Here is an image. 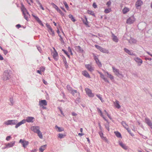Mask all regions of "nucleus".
<instances>
[{
    "label": "nucleus",
    "instance_id": "nucleus-43",
    "mask_svg": "<svg viewBox=\"0 0 152 152\" xmlns=\"http://www.w3.org/2000/svg\"><path fill=\"white\" fill-rule=\"evenodd\" d=\"M106 73L107 74L108 77L110 78L112 80L113 79V75H111V74H109L107 72H106Z\"/></svg>",
    "mask_w": 152,
    "mask_h": 152
},
{
    "label": "nucleus",
    "instance_id": "nucleus-24",
    "mask_svg": "<svg viewBox=\"0 0 152 152\" xmlns=\"http://www.w3.org/2000/svg\"><path fill=\"white\" fill-rule=\"evenodd\" d=\"M99 134L100 135L101 138L104 140L106 142L107 141V138L103 136V134L102 132H99Z\"/></svg>",
    "mask_w": 152,
    "mask_h": 152
},
{
    "label": "nucleus",
    "instance_id": "nucleus-28",
    "mask_svg": "<svg viewBox=\"0 0 152 152\" xmlns=\"http://www.w3.org/2000/svg\"><path fill=\"white\" fill-rule=\"evenodd\" d=\"M129 11V8L127 7H125L122 10V12L124 14H125Z\"/></svg>",
    "mask_w": 152,
    "mask_h": 152
},
{
    "label": "nucleus",
    "instance_id": "nucleus-23",
    "mask_svg": "<svg viewBox=\"0 0 152 152\" xmlns=\"http://www.w3.org/2000/svg\"><path fill=\"white\" fill-rule=\"evenodd\" d=\"M15 143V141H12L6 145V147L10 148L14 146Z\"/></svg>",
    "mask_w": 152,
    "mask_h": 152
},
{
    "label": "nucleus",
    "instance_id": "nucleus-44",
    "mask_svg": "<svg viewBox=\"0 0 152 152\" xmlns=\"http://www.w3.org/2000/svg\"><path fill=\"white\" fill-rule=\"evenodd\" d=\"M111 9L109 8L105 9L104 11V12L105 13H108L111 11Z\"/></svg>",
    "mask_w": 152,
    "mask_h": 152
},
{
    "label": "nucleus",
    "instance_id": "nucleus-42",
    "mask_svg": "<svg viewBox=\"0 0 152 152\" xmlns=\"http://www.w3.org/2000/svg\"><path fill=\"white\" fill-rule=\"evenodd\" d=\"M85 18L86 20H83V23L86 26L88 25V22L87 21V18L86 16L85 17Z\"/></svg>",
    "mask_w": 152,
    "mask_h": 152
},
{
    "label": "nucleus",
    "instance_id": "nucleus-36",
    "mask_svg": "<svg viewBox=\"0 0 152 152\" xmlns=\"http://www.w3.org/2000/svg\"><path fill=\"white\" fill-rule=\"evenodd\" d=\"M48 31L50 32V33L52 35V36H54V31L53 30L52 28L49 29H48Z\"/></svg>",
    "mask_w": 152,
    "mask_h": 152
},
{
    "label": "nucleus",
    "instance_id": "nucleus-9",
    "mask_svg": "<svg viewBox=\"0 0 152 152\" xmlns=\"http://www.w3.org/2000/svg\"><path fill=\"white\" fill-rule=\"evenodd\" d=\"M53 49L54 51L52 52V53L53 54V56L54 59L56 60L57 61L58 59V53L55 48H53Z\"/></svg>",
    "mask_w": 152,
    "mask_h": 152
},
{
    "label": "nucleus",
    "instance_id": "nucleus-10",
    "mask_svg": "<svg viewBox=\"0 0 152 152\" xmlns=\"http://www.w3.org/2000/svg\"><path fill=\"white\" fill-rule=\"evenodd\" d=\"M51 4L53 5V7L61 15H64V14L62 12L60 9L55 4L53 3H52Z\"/></svg>",
    "mask_w": 152,
    "mask_h": 152
},
{
    "label": "nucleus",
    "instance_id": "nucleus-15",
    "mask_svg": "<svg viewBox=\"0 0 152 152\" xmlns=\"http://www.w3.org/2000/svg\"><path fill=\"white\" fill-rule=\"evenodd\" d=\"M86 68L89 71L92 72L94 70V69L90 64H86L85 65Z\"/></svg>",
    "mask_w": 152,
    "mask_h": 152
},
{
    "label": "nucleus",
    "instance_id": "nucleus-16",
    "mask_svg": "<svg viewBox=\"0 0 152 152\" xmlns=\"http://www.w3.org/2000/svg\"><path fill=\"white\" fill-rule=\"evenodd\" d=\"M94 58L98 66L99 67H100L102 66V64L101 62L99 61L98 58L96 56H94Z\"/></svg>",
    "mask_w": 152,
    "mask_h": 152
},
{
    "label": "nucleus",
    "instance_id": "nucleus-8",
    "mask_svg": "<svg viewBox=\"0 0 152 152\" xmlns=\"http://www.w3.org/2000/svg\"><path fill=\"white\" fill-rule=\"evenodd\" d=\"M19 142V143H20L22 144L24 148H25L26 146L28 144V141H26L25 140H22L21 139L20 140Z\"/></svg>",
    "mask_w": 152,
    "mask_h": 152
},
{
    "label": "nucleus",
    "instance_id": "nucleus-58",
    "mask_svg": "<svg viewBox=\"0 0 152 152\" xmlns=\"http://www.w3.org/2000/svg\"><path fill=\"white\" fill-rule=\"evenodd\" d=\"M93 6L94 8H96L97 7V6L95 3L93 4Z\"/></svg>",
    "mask_w": 152,
    "mask_h": 152
},
{
    "label": "nucleus",
    "instance_id": "nucleus-50",
    "mask_svg": "<svg viewBox=\"0 0 152 152\" xmlns=\"http://www.w3.org/2000/svg\"><path fill=\"white\" fill-rule=\"evenodd\" d=\"M126 130H127L128 132L131 134V135L132 136H134V134L133 133H131L130 130L129 129V128H127Z\"/></svg>",
    "mask_w": 152,
    "mask_h": 152
},
{
    "label": "nucleus",
    "instance_id": "nucleus-61",
    "mask_svg": "<svg viewBox=\"0 0 152 152\" xmlns=\"http://www.w3.org/2000/svg\"><path fill=\"white\" fill-rule=\"evenodd\" d=\"M40 70L42 72H44L45 70V68L44 67H41Z\"/></svg>",
    "mask_w": 152,
    "mask_h": 152
},
{
    "label": "nucleus",
    "instance_id": "nucleus-4",
    "mask_svg": "<svg viewBox=\"0 0 152 152\" xmlns=\"http://www.w3.org/2000/svg\"><path fill=\"white\" fill-rule=\"evenodd\" d=\"M18 121L16 120H9L4 122L7 125H15L18 123Z\"/></svg>",
    "mask_w": 152,
    "mask_h": 152
},
{
    "label": "nucleus",
    "instance_id": "nucleus-25",
    "mask_svg": "<svg viewBox=\"0 0 152 152\" xmlns=\"http://www.w3.org/2000/svg\"><path fill=\"white\" fill-rule=\"evenodd\" d=\"M119 145L124 149L126 150L128 149V147L126 146V145L124 144L122 142H119Z\"/></svg>",
    "mask_w": 152,
    "mask_h": 152
},
{
    "label": "nucleus",
    "instance_id": "nucleus-53",
    "mask_svg": "<svg viewBox=\"0 0 152 152\" xmlns=\"http://www.w3.org/2000/svg\"><path fill=\"white\" fill-rule=\"evenodd\" d=\"M46 26L48 28V29H49L51 28L50 26L47 23H46Z\"/></svg>",
    "mask_w": 152,
    "mask_h": 152
},
{
    "label": "nucleus",
    "instance_id": "nucleus-29",
    "mask_svg": "<svg viewBox=\"0 0 152 152\" xmlns=\"http://www.w3.org/2000/svg\"><path fill=\"white\" fill-rule=\"evenodd\" d=\"M137 41L135 39H133V38H131L129 40V42L131 44H135L136 43H137Z\"/></svg>",
    "mask_w": 152,
    "mask_h": 152
},
{
    "label": "nucleus",
    "instance_id": "nucleus-21",
    "mask_svg": "<svg viewBox=\"0 0 152 152\" xmlns=\"http://www.w3.org/2000/svg\"><path fill=\"white\" fill-rule=\"evenodd\" d=\"M82 74L85 77L88 78H90V76L86 70L82 72Z\"/></svg>",
    "mask_w": 152,
    "mask_h": 152
},
{
    "label": "nucleus",
    "instance_id": "nucleus-20",
    "mask_svg": "<svg viewBox=\"0 0 152 152\" xmlns=\"http://www.w3.org/2000/svg\"><path fill=\"white\" fill-rule=\"evenodd\" d=\"M112 68L113 72H114L115 74L117 76L120 75V74L119 72V70L118 69H116L115 67H113Z\"/></svg>",
    "mask_w": 152,
    "mask_h": 152
},
{
    "label": "nucleus",
    "instance_id": "nucleus-60",
    "mask_svg": "<svg viewBox=\"0 0 152 152\" xmlns=\"http://www.w3.org/2000/svg\"><path fill=\"white\" fill-rule=\"evenodd\" d=\"M37 49L39 51V52H40V53H41V52L42 51V50H41L40 47H37Z\"/></svg>",
    "mask_w": 152,
    "mask_h": 152
},
{
    "label": "nucleus",
    "instance_id": "nucleus-37",
    "mask_svg": "<svg viewBox=\"0 0 152 152\" xmlns=\"http://www.w3.org/2000/svg\"><path fill=\"white\" fill-rule=\"evenodd\" d=\"M48 31L50 32V33L52 35V36H54V31L53 30L52 28L49 29H48Z\"/></svg>",
    "mask_w": 152,
    "mask_h": 152
},
{
    "label": "nucleus",
    "instance_id": "nucleus-41",
    "mask_svg": "<svg viewBox=\"0 0 152 152\" xmlns=\"http://www.w3.org/2000/svg\"><path fill=\"white\" fill-rule=\"evenodd\" d=\"M65 136V135H64L62 134L59 133L58 134V137L60 138L61 139L64 138Z\"/></svg>",
    "mask_w": 152,
    "mask_h": 152
},
{
    "label": "nucleus",
    "instance_id": "nucleus-34",
    "mask_svg": "<svg viewBox=\"0 0 152 152\" xmlns=\"http://www.w3.org/2000/svg\"><path fill=\"white\" fill-rule=\"evenodd\" d=\"M134 60L138 63H140L141 64L142 63V61L139 58H134Z\"/></svg>",
    "mask_w": 152,
    "mask_h": 152
},
{
    "label": "nucleus",
    "instance_id": "nucleus-12",
    "mask_svg": "<svg viewBox=\"0 0 152 152\" xmlns=\"http://www.w3.org/2000/svg\"><path fill=\"white\" fill-rule=\"evenodd\" d=\"M32 16L37 21L40 25L42 26H44V25L42 23V22L37 16L33 14H32Z\"/></svg>",
    "mask_w": 152,
    "mask_h": 152
},
{
    "label": "nucleus",
    "instance_id": "nucleus-63",
    "mask_svg": "<svg viewBox=\"0 0 152 152\" xmlns=\"http://www.w3.org/2000/svg\"><path fill=\"white\" fill-rule=\"evenodd\" d=\"M43 81L44 84L46 85H47L48 84L47 82L44 79L43 80Z\"/></svg>",
    "mask_w": 152,
    "mask_h": 152
},
{
    "label": "nucleus",
    "instance_id": "nucleus-11",
    "mask_svg": "<svg viewBox=\"0 0 152 152\" xmlns=\"http://www.w3.org/2000/svg\"><path fill=\"white\" fill-rule=\"evenodd\" d=\"M34 120V118L32 117H28L25 120V123L27 122L28 123H33Z\"/></svg>",
    "mask_w": 152,
    "mask_h": 152
},
{
    "label": "nucleus",
    "instance_id": "nucleus-14",
    "mask_svg": "<svg viewBox=\"0 0 152 152\" xmlns=\"http://www.w3.org/2000/svg\"><path fill=\"white\" fill-rule=\"evenodd\" d=\"M145 123L152 129V123L151 121L148 118L145 119Z\"/></svg>",
    "mask_w": 152,
    "mask_h": 152
},
{
    "label": "nucleus",
    "instance_id": "nucleus-45",
    "mask_svg": "<svg viewBox=\"0 0 152 152\" xmlns=\"http://www.w3.org/2000/svg\"><path fill=\"white\" fill-rule=\"evenodd\" d=\"M63 4L65 5V7L67 9V10H68L69 9V7L66 2L65 1H64Z\"/></svg>",
    "mask_w": 152,
    "mask_h": 152
},
{
    "label": "nucleus",
    "instance_id": "nucleus-56",
    "mask_svg": "<svg viewBox=\"0 0 152 152\" xmlns=\"http://www.w3.org/2000/svg\"><path fill=\"white\" fill-rule=\"evenodd\" d=\"M38 4H39V5L40 8L42 10H44V9L42 7L41 4V3H40L39 2H38Z\"/></svg>",
    "mask_w": 152,
    "mask_h": 152
},
{
    "label": "nucleus",
    "instance_id": "nucleus-31",
    "mask_svg": "<svg viewBox=\"0 0 152 152\" xmlns=\"http://www.w3.org/2000/svg\"><path fill=\"white\" fill-rule=\"evenodd\" d=\"M76 49L79 52L83 53V50L81 48L80 46H76Z\"/></svg>",
    "mask_w": 152,
    "mask_h": 152
},
{
    "label": "nucleus",
    "instance_id": "nucleus-32",
    "mask_svg": "<svg viewBox=\"0 0 152 152\" xmlns=\"http://www.w3.org/2000/svg\"><path fill=\"white\" fill-rule=\"evenodd\" d=\"M114 133L116 136L118 138H122V137L121 133L118 132H115Z\"/></svg>",
    "mask_w": 152,
    "mask_h": 152
},
{
    "label": "nucleus",
    "instance_id": "nucleus-33",
    "mask_svg": "<svg viewBox=\"0 0 152 152\" xmlns=\"http://www.w3.org/2000/svg\"><path fill=\"white\" fill-rule=\"evenodd\" d=\"M55 128L56 129H58V130H57L58 132H61L64 131V129L63 128H61L57 126H55Z\"/></svg>",
    "mask_w": 152,
    "mask_h": 152
},
{
    "label": "nucleus",
    "instance_id": "nucleus-49",
    "mask_svg": "<svg viewBox=\"0 0 152 152\" xmlns=\"http://www.w3.org/2000/svg\"><path fill=\"white\" fill-rule=\"evenodd\" d=\"M126 130H127L128 132L131 134V135L132 136H134V134L133 133H131L130 130L129 129V128H127Z\"/></svg>",
    "mask_w": 152,
    "mask_h": 152
},
{
    "label": "nucleus",
    "instance_id": "nucleus-35",
    "mask_svg": "<svg viewBox=\"0 0 152 152\" xmlns=\"http://www.w3.org/2000/svg\"><path fill=\"white\" fill-rule=\"evenodd\" d=\"M71 93L73 95V96L75 95V93H77L78 95H80V93L78 92H77L76 90H72Z\"/></svg>",
    "mask_w": 152,
    "mask_h": 152
},
{
    "label": "nucleus",
    "instance_id": "nucleus-55",
    "mask_svg": "<svg viewBox=\"0 0 152 152\" xmlns=\"http://www.w3.org/2000/svg\"><path fill=\"white\" fill-rule=\"evenodd\" d=\"M105 126L106 129L108 131H109V126L108 124H107L105 125Z\"/></svg>",
    "mask_w": 152,
    "mask_h": 152
},
{
    "label": "nucleus",
    "instance_id": "nucleus-22",
    "mask_svg": "<svg viewBox=\"0 0 152 152\" xmlns=\"http://www.w3.org/2000/svg\"><path fill=\"white\" fill-rule=\"evenodd\" d=\"M98 73L100 75V77L101 78H102L107 83H109V81L108 80L105 78L104 75L101 72L99 71H98Z\"/></svg>",
    "mask_w": 152,
    "mask_h": 152
},
{
    "label": "nucleus",
    "instance_id": "nucleus-57",
    "mask_svg": "<svg viewBox=\"0 0 152 152\" xmlns=\"http://www.w3.org/2000/svg\"><path fill=\"white\" fill-rule=\"evenodd\" d=\"M11 138V137L10 136H8L6 138V140L7 141H9Z\"/></svg>",
    "mask_w": 152,
    "mask_h": 152
},
{
    "label": "nucleus",
    "instance_id": "nucleus-54",
    "mask_svg": "<svg viewBox=\"0 0 152 152\" xmlns=\"http://www.w3.org/2000/svg\"><path fill=\"white\" fill-rule=\"evenodd\" d=\"M46 26L48 28V29H49L51 28L50 26L47 23H46Z\"/></svg>",
    "mask_w": 152,
    "mask_h": 152
},
{
    "label": "nucleus",
    "instance_id": "nucleus-13",
    "mask_svg": "<svg viewBox=\"0 0 152 152\" xmlns=\"http://www.w3.org/2000/svg\"><path fill=\"white\" fill-rule=\"evenodd\" d=\"M10 76L9 74L5 72L3 74V76L2 77L3 80H6L9 79Z\"/></svg>",
    "mask_w": 152,
    "mask_h": 152
},
{
    "label": "nucleus",
    "instance_id": "nucleus-47",
    "mask_svg": "<svg viewBox=\"0 0 152 152\" xmlns=\"http://www.w3.org/2000/svg\"><path fill=\"white\" fill-rule=\"evenodd\" d=\"M98 112L99 113H100V115L104 118V119H105V120L106 119L104 118V117L103 115L102 114V111H101V110L100 109H98Z\"/></svg>",
    "mask_w": 152,
    "mask_h": 152
},
{
    "label": "nucleus",
    "instance_id": "nucleus-18",
    "mask_svg": "<svg viewBox=\"0 0 152 152\" xmlns=\"http://www.w3.org/2000/svg\"><path fill=\"white\" fill-rule=\"evenodd\" d=\"M114 104L115 107L118 109H119L121 106L119 104V102L117 100H116L114 102Z\"/></svg>",
    "mask_w": 152,
    "mask_h": 152
},
{
    "label": "nucleus",
    "instance_id": "nucleus-19",
    "mask_svg": "<svg viewBox=\"0 0 152 152\" xmlns=\"http://www.w3.org/2000/svg\"><path fill=\"white\" fill-rule=\"evenodd\" d=\"M25 123V119L21 121L20 122L16 124V126H15V127L16 128H18L19 126H20L22 124H24Z\"/></svg>",
    "mask_w": 152,
    "mask_h": 152
},
{
    "label": "nucleus",
    "instance_id": "nucleus-6",
    "mask_svg": "<svg viewBox=\"0 0 152 152\" xmlns=\"http://www.w3.org/2000/svg\"><path fill=\"white\" fill-rule=\"evenodd\" d=\"M85 91L86 94L90 97H93L94 96V94L91 91L90 89L88 88H86L85 89Z\"/></svg>",
    "mask_w": 152,
    "mask_h": 152
},
{
    "label": "nucleus",
    "instance_id": "nucleus-52",
    "mask_svg": "<svg viewBox=\"0 0 152 152\" xmlns=\"http://www.w3.org/2000/svg\"><path fill=\"white\" fill-rule=\"evenodd\" d=\"M68 51L69 52H70V53L71 55H72V50L71 49V48L69 47H68Z\"/></svg>",
    "mask_w": 152,
    "mask_h": 152
},
{
    "label": "nucleus",
    "instance_id": "nucleus-26",
    "mask_svg": "<svg viewBox=\"0 0 152 152\" xmlns=\"http://www.w3.org/2000/svg\"><path fill=\"white\" fill-rule=\"evenodd\" d=\"M112 39L113 40L116 42H118V37L113 34L112 35Z\"/></svg>",
    "mask_w": 152,
    "mask_h": 152
},
{
    "label": "nucleus",
    "instance_id": "nucleus-59",
    "mask_svg": "<svg viewBox=\"0 0 152 152\" xmlns=\"http://www.w3.org/2000/svg\"><path fill=\"white\" fill-rule=\"evenodd\" d=\"M3 52H4V54L5 55H6L7 54V53H8V51L7 50H3Z\"/></svg>",
    "mask_w": 152,
    "mask_h": 152
},
{
    "label": "nucleus",
    "instance_id": "nucleus-46",
    "mask_svg": "<svg viewBox=\"0 0 152 152\" xmlns=\"http://www.w3.org/2000/svg\"><path fill=\"white\" fill-rule=\"evenodd\" d=\"M10 101L11 103V104H10L11 105H13L14 104V103L13 98H10Z\"/></svg>",
    "mask_w": 152,
    "mask_h": 152
},
{
    "label": "nucleus",
    "instance_id": "nucleus-51",
    "mask_svg": "<svg viewBox=\"0 0 152 152\" xmlns=\"http://www.w3.org/2000/svg\"><path fill=\"white\" fill-rule=\"evenodd\" d=\"M62 50L64 52V53L69 58H70V56L68 54L67 52L64 49H62Z\"/></svg>",
    "mask_w": 152,
    "mask_h": 152
},
{
    "label": "nucleus",
    "instance_id": "nucleus-2",
    "mask_svg": "<svg viewBox=\"0 0 152 152\" xmlns=\"http://www.w3.org/2000/svg\"><path fill=\"white\" fill-rule=\"evenodd\" d=\"M21 10L22 11L24 18L27 20H28V19L30 17V15L23 5L21 7Z\"/></svg>",
    "mask_w": 152,
    "mask_h": 152
},
{
    "label": "nucleus",
    "instance_id": "nucleus-3",
    "mask_svg": "<svg viewBox=\"0 0 152 152\" xmlns=\"http://www.w3.org/2000/svg\"><path fill=\"white\" fill-rule=\"evenodd\" d=\"M47 105V102L45 100H42L39 101V105L42 107L43 109H46V107H45Z\"/></svg>",
    "mask_w": 152,
    "mask_h": 152
},
{
    "label": "nucleus",
    "instance_id": "nucleus-7",
    "mask_svg": "<svg viewBox=\"0 0 152 152\" xmlns=\"http://www.w3.org/2000/svg\"><path fill=\"white\" fill-rule=\"evenodd\" d=\"M135 20V19L134 16H132L128 18L126 21L127 23L131 24L133 23Z\"/></svg>",
    "mask_w": 152,
    "mask_h": 152
},
{
    "label": "nucleus",
    "instance_id": "nucleus-48",
    "mask_svg": "<svg viewBox=\"0 0 152 152\" xmlns=\"http://www.w3.org/2000/svg\"><path fill=\"white\" fill-rule=\"evenodd\" d=\"M96 96L101 100L102 102H103L102 98L100 95L96 94Z\"/></svg>",
    "mask_w": 152,
    "mask_h": 152
},
{
    "label": "nucleus",
    "instance_id": "nucleus-40",
    "mask_svg": "<svg viewBox=\"0 0 152 152\" xmlns=\"http://www.w3.org/2000/svg\"><path fill=\"white\" fill-rule=\"evenodd\" d=\"M87 13L91 15H93L94 16H95V14L94 12L90 11V10H88L87 11Z\"/></svg>",
    "mask_w": 152,
    "mask_h": 152
},
{
    "label": "nucleus",
    "instance_id": "nucleus-62",
    "mask_svg": "<svg viewBox=\"0 0 152 152\" xmlns=\"http://www.w3.org/2000/svg\"><path fill=\"white\" fill-rule=\"evenodd\" d=\"M111 4V2L110 1H108L107 3V5L108 7H109Z\"/></svg>",
    "mask_w": 152,
    "mask_h": 152
},
{
    "label": "nucleus",
    "instance_id": "nucleus-5",
    "mask_svg": "<svg viewBox=\"0 0 152 152\" xmlns=\"http://www.w3.org/2000/svg\"><path fill=\"white\" fill-rule=\"evenodd\" d=\"M95 46L97 49L99 50L101 52L103 53H109V51L108 50H107L104 48H103L99 45H95Z\"/></svg>",
    "mask_w": 152,
    "mask_h": 152
},
{
    "label": "nucleus",
    "instance_id": "nucleus-38",
    "mask_svg": "<svg viewBox=\"0 0 152 152\" xmlns=\"http://www.w3.org/2000/svg\"><path fill=\"white\" fill-rule=\"evenodd\" d=\"M122 124L124 127L126 129L128 128V126L126 124L125 122L122 121Z\"/></svg>",
    "mask_w": 152,
    "mask_h": 152
},
{
    "label": "nucleus",
    "instance_id": "nucleus-39",
    "mask_svg": "<svg viewBox=\"0 0 152 152\" xmlns=\"http://www.w3.org/2000/svg\"><path fill=\"white\" fill-rule=\"evenodd\" d=\"M68 16H69V17L70 19H71L72 21L75 22L76 21V20L74 19L73 16V15H72L71 14H69Z\"/></svg>",
    "mask_w": 152,
    "mask_h": 152
},
{
    "label": "nucleus",
    "instance_id": "nucleus-64",
    "mask_svg": "<svg viewBox=\"0 0 152 152\" xmlns=\"http://www.w3.org/2000/svg\"><path fill=\"white\" fill-rule=\"evenodd\" d=\"M4 59V58L0 54V60H2Z\"/></svg>",
    "mask_w": 152,
    "mask_h": 152
},
{
    "label": "nucleus",
    "instance_id": "nucleus-27",
    "mask_svg": "<svg viewBox=\"0 0 152 152\" xmlns=\"http://www.w3.org/2000/svg\"><path fill=\"white\" fill-rule=\"evenodd\" d=\"M124 50L126 53H128L129 55H132L133 54L132 51V50H129L126 48H124Z\"/></svg>",
    "mask_w": 152,
    "mask_h": 152
},
{
    "label": "nucleus",
    "instance_id": "nucleus-30",
    "mask_svg": "<svg viewBox=\"0 0 152 152\" xmlns=\"http://www.w3.org/2000/svg\"><path fill=\"white\" fill-rule=\"evenodd\" d=\"M46 146V145H44L41 146L40 148L39 149L40 151L41 152H43L45 149Z\"/></svg>",
    "mask_w": 152,
    "mask_h": 152
},
{
    "label": "nucleus",
    "instance_id": "nucleus-1",
    "mask_svg": "<svg viewBox=\"0 0 152 152\" xmlns=\"http://www.w3.org/2000/svg\"><path fill=\"white\" fill-rule=\"evenodd\" d=\"M31 129L34 132L37 134L38 136L40 138L42 139V135L41 132L39 130V126H32L31 127Z\"/></svg>",
    "mask_w": 152,
    "mask_h": 152
},
{
    "label": "nucleus",
    "instance_id": "nucleus-17",
    "mask_svg": "<svg viewBox=\"0 0 152 152\" xmlns=\"http://www.w3.org/2000/svg\"><path fill=\"white\" fill-rule=\"evenodd\" d=\"M142 2L141 0H138L135 4V6L137 9L142 4Z\"/></svg>",
    "mask_w": 152,
    "mask_h": 152
}]
</instances>
